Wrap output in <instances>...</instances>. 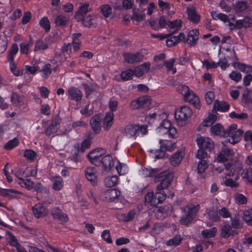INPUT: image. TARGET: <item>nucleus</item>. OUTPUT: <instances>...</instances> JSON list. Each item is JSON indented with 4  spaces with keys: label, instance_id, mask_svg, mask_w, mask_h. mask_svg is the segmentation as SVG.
<instances>
[{
    "label": "nucleus",
    "instance_id": "obj_1",
    "mask_svg": "<svg viewBox=\"0 0 252 252\" xmlns=\"http://www.w3.org/2000/svg\"><path fill=\"white\" fill-rule=\"evenodd\" d=\"M243 169L240 163H227L219 166L215 170L219 173L224 172L225 179L224 184L231 188H237L239 186L237 181L240 178V173Z\"/></svg>",
    "mask_w": 252,
    "mask_h": 252
},
{
    "label": "nucleus",
    "instance_id": "obj_2",
    "mask_svg": "<svg viewBox=\"0 0 252 252\" xmlns=\"http://www.w3.org/2000/svg\"><path fill=\"white\" fill-rule=\"evenodd\" d=\"M171 176L167 171L161 172L155 177V182H160L157 187L155 198L157 199V204L162 202L166 197V194L162 190L167 189L171 181Z\"/></svg>",
    "mask_w": 252,
    "mask_h": 252
},
{
    "label": "nucleus",
    "instance_id": "obj_3",
    "mask_svg": "<svg viewBox=\"0 0 252 252\" xmlns=\"http://www.w3.org/2000/svg\"><path fill=\"white\" fill-rule=\"evenodd\" d=\"M147 133L145 125H133L127 126L125 129V134L128 138L134 139L138 136H143Z\"/></svg>",
    "mask_w": 252,
    "mask_h": 252
},
{
    "label": "nucleus",
    "instance_id": "obj_4",
    "mask_svg": "<svg viewBox=\"0 0 252 252\" xmlns=\"http://www.w3.org/2000/svg\"><path fill=\"white\" fill-rule=\"evenodd\" d=\"M235 152L227 147H223L218 153L214 158V162L218 163L230 161L228 163H236L234 161Z\"/></svg>",
    "mask_w": 252,
    "mask_h": 252
},
{
    "label": "nucleus",
    "instance_id": "obj_5",
    "mask_svg": "<svg viewBox=\"0 0 252 252\" xmlns=\"http://www.w3.org/2000/svg\"><path fill=\"white\" fill-rule=\"evenodd\" d=\"M199 209L200 206L199 205L188 206L185 208L184 213L180 220L181 223L183 225H187L191 222Z\"/></svg>",
    "mask_w": 252,
    "mask_h": 252
},
{
    "label": "nucleus",
    "instance_id": "obj_6",
    "mask_svg": "<svg viewBox=\"0 0 252 252\" xmlns=\"http://www.w3.org/2000/svg\"><path fill=\"white\" fill-rule=\"evenodd\" d=\"M156 132L159 135H167L171 138H175L177 134L176 129L171 126L169 121L162 122L156 129Z\"/></svg>",
    "mask_w": 252,
    "mask_h": 252
},
{
    "label": "nucleus",
    "instance_id": "obj_7",
    "mask_svg": "<svg viewBox=\"0 0 252 252\" xmlns=\"http://www.w3.org/2000/svg\"><path fill=\"white\" fill-rule=\"evenodd\" d=\"M243 131L237 129L236 124H232L226 129V136L228 137V140L232 144L239 142L242 137Z\"/></svg>",
    "mask_w": 252,
    "mask_h": 252
},
{
    "label": "nucleus",
    "instance_id": "obj_8",
    "mask_svg": "<svg viewBox=\"0 0 252 252\" xmlns=\"http://www.w3.org/2000/svg\"><path fill=\"white\" fill-rule=\"evenodd\" d=\"M192 114V110L188 106H183L177 109L174 114L177 122L179 124L187 121Z\"/></svg>",
    "mask_w": 252,
    "mask_h": 252
},
{
    "label": "nucleus",
    "instance_id": "obj_9",
    "mask_svg": "<svg viewBox=\"0 0 252 252\" xmlns=\"http://www.w3.org/2000/svg\"><path fill=\"white\" fill-rule=\"evenodd\" d=\"M221 45L220 46V52L222 51L226 52H231L233 53V55L227 56L228 57L233 60H237L238 59L236 56L235 52L233 48L232 47V41L230 36H223L221 40Z\"/></svg>",
    "mask_w": 252,
    "mask_h": 252
},
{
    "label": "nucleus",
    "instance_id": "obj_10",
    "mask_svg": "<svg viewBox=\"0 0 252 252\" xmlns=\"http://www.w3.org/2000/svg\"><path fill=\"white\" fill-rule=\"evenodd\" d=\"M196 142L199 148L205 149L209 151L214 148V143L210 138L202 136L200 134L197 135Z\"/></svg>",
    "mask_w": 252,
    "mask_h": 252
},
{
    "label": "nucleus",
    "instance_id": "obj_11",
    "mask_svg": "<svg viewBox=\"0 0 252 252\" xmlns=\"http://www.w3.org/2000/svg\"><path fill=\"white\" fill-rule=\"evenodd\" d=\"M104 153V150L102 149H96L89 153L87 157L93 164L96 165H100L101 156Z\"/></svg>",
    "mask_w": 252,
    "mask_h": 252
},
{
    "label": "nucleus",
    "instance_id": "obj_12",
    "mask_svg": "<svg viewBox=\"0 0 252 252\" xmlns=\"http://www.w3.org/2000/svg\"><path fill=\"white\" fill-rule=\"evenodd\" d=\"M185 155V148L181 147L174 153L169 158V162L171 165L176 166L181 162Z\"/></svg>",
    "mask_w": 252,
    "mask_h": 252
},
{
    "label": "nucleus",
    "instance_id": "obj_13",
    "mask_svg": "<svg viewBox=\"0 0 252 252\" xmlns=\"http://www.w3.org/2000/svg\"><path fill=\"white\" fill-rule=\"evenodd\" d=\"M61 119L59 116H56L52 120L51 124L45 129V133L50 135L55 133L60 127Z\"/></svg>",
    "mask_w": 252,
    "mask_h": 252
},
{
    "label": "nucleus",
    "instance_id": "obj_14",
    "mask_svg": "<svg viewBox=\"0 0 252 252\" xmlns=\"http://www.w3.org/2000/svg\"><path fill=\"white\" fill-rule=\"evenodd\" d=\"M204 217L206 220V225L209 227L212 226L215 222L220 220L218 212L214 210H207L206 213L204 214Z\"/></svg>",
    "mask_w": 252,
    "mask_h": 252
},
{
    "label": "nucleus",
    "instance_id": "obj_15",
    "mask_svg": "<svg viewBox=\"0 0 252 252\" xmlns=\"http://www.w3.org/2000/svg\"><path fill=\"white\" fill-rule=\"evenodd\" d=\"M32 213L36 218L43 217L48 213V210L41 203H38L32 207Z\"/></svg>",
    "mask_w": 252,
    "mask_h": 252
},
{
    "label": "nucleus",
    "instance_id": "obj_16",
    "mask_svg": "<svg viewBox=\"0 0 252 252\" xmlns=\"http://www.w3.org/2000/svg\"><path fill=\"white\" fill-rule=\"evenodd\" d=\"M91 11V8L89 3H81L78 11L74 15V17L78 21H82L84 15Z\"/></svg>",
    "mask_w": 252,
    "mask_h": 252
},
{
    "label": "nucleus",
    "instance_id": "obj_17",
    "mask_svg": "<svg viewBox=\"0 0 252 252\" xmlns=\"http://www.w3.org/2000/svg\"><path fill=\"white\" fill-rule=\"evenodd\" d=\"M66 94L69 99L75 101L81 100L82 97L81 91L78 88L74 87L69 88Z\"/></svg>",
    "mask_w": 252,
    "mask_h": 252
},
{
    "label": "nucleus",
    "instance_id": "obj_18",
    "mask_svg": "<svg viewBox=\"0 0 252 252\" xmlns=\"http://www.w3.org/2000/svg\"><path fill=\"white\" fill-rule=\"evenodd\" d=\"M211 134L212 136H218L225 137L226 136V130L223 126L220 124H216L211 126L210 128Z\"/></svg>",
    "mask_w": 252,
    "mask_h": 252
},
{
    "label": "nucleus",
    "instance_id": "obj_19",
    "mask_svg": "<svg viewBox=\"0 0 252 252\" xmlns=\"http://www.w3.org/2000/svg\"><path fill=\"white\" fill-rule=\"evenodd\" d=\"M117 159L114 158L110 155H106L101 158L100 163L106 171L110 170L112 167L116 163Z\"/></svg>",
    "mask_w": 252,
    "mask_h": 252
},
{
    "label": "nucleus",
    "instance_id": "obj_20",
    "mask_svg": "<svg viewBox=\"0 0 252 252\" xmlns=\"http://www.w3.org/2000/svg\"><path fill=\"white\" fill-rule=\"evenodd\" d=\"M85 176L86 179L93 184H95L97 182V171L95 167L90 166L85 170Z\"/></svg>",
    "mask_w": 252,
    "mask_h": 252
},
{
    "label": "nucleus",
    "instance_id": "obj_21",
    "mask_svg": "<svg viewBox=\"0 0 252 252\" xmlns=\"http://www.w3.org/2000/svg\"><path fill=\"white\" fill-rule=\"evenodd\" d=\"M184 99L190 103H191L196 109H200L201 107L200 99L197 95L192 91L189 92L184 97Z\"/></svg>",
    "mask_w": 252,
    "mask_h": 252
},
{
    "label": "nucleus",
    "instance_id": "obj_22",
    "mask_svg": "<svg viewBox=\"0 0 252 252\" xmlns=\"http://www.w3.org/2000/svg\"><path fill=\"white\" fill-rule=\"evenodd\" d=\"M159 169L152 168L151 167H144L139 170V174L143 177H155L160 174Z\"/></svg>",
    "mask_w": 252,
    "mask_h": 252
},
{
    "label": "nucleus",
    "instance_id": "obj_23",
    "mask_svg": "<svg viewBox=\"0 0 252 252\" xmlns=\"http://www.w3.org/2000/svg\"><path fill=\"white\" fill-rule=\"evenodd\" d=\"M187 13L188 19L193 23H197L200 21V15L197 13L195 7L189 5L187 8Z\"/></svg>",
    "mask_w": 252,
    "mask_h": 252
},
{
    "label": "nucleus",
    "instance_id": "obj_24",
    "mask_svg": "<svg viewBox=\"0 0 252 252\" xmlns=\"http://www.w3.org/2000/svg\"><path fill=\"white\" fill-rule=\"evenodd\" d=\"M151 64L149 62L136 66L133 70L134 75L137 77H141L142 75L148 72L150 69Z\"/></svg>",
    "mask_w": 252,
    "mask_h": 252
},
{
    "label": "nucleus",
    "instance_id": "obj_25",
    "mask_svg": "<svg viewBox=\"0 0 252 252\" xmlns=\"http://www.w3.org/2000/svg\"><path fill=\"white\" fill-rule=\"evenodd\" d=\"M199 34V32L196 29L190 30L188 33L187 37H186V41L183 42L188 43L190 46H194L198 39Z\"/></svg>",
    "mask_w": 252,
    "mask_h": 252
},
{
    "label": "nucleus",
    "instance_id": "obj_26",
    "mask_svg": "<svg viewBox=\"0 0 252 252\" xmlns=\"http://www.w3.org/2000/svg\"><path fill=\"white\" fill-rule=\"evenodd\" d=\"M18 180V184L22 187H25L28 189H38L41 186L40 183H34L31 179H27L25 180L22 178H19Z\"/></svg>",
    "mask_w": 252,
    "mask_h": 252
},
{
    "label": "nucleus",
    "instance_id": "obj_27",
    "mask_svg": "<svg viewBox=\"0 0 252 252\" xmlns=\"http://www.w3.org/2000/svg\"><path fill=\"white\" fill-rule=\"evenodd\" d=\"M180 41H186V35L184 33L181 32L178 35L170 36L166 39V45L168 47L175 45Z\"/></svg>",
    "mask_w": 252,
    "mask_h": 252
},
{
    "label": "nucleus",
    "instance_id": "obj_28",
    "mask_svg": "<svg viewBox=\"0 0 252 252\" xmlns=\"http://www.w3.org/2000/svg\"><path fill=\"white\" fill-rule=\"evenodd\" d=\"M125 61L128 63L139 62L143 60V56L139 53L136 54L126 53L124 55Z\"/></svg>",
    "mask_w": 252,
    "mask_h": 252
},
{
    "label": "nucleus",
    "instance_id": "obj_29",
    "mask_svg": "<svg viewBox=\"0 0 252 252\" xmlns=\"http://www.w3.org/2000/svg\"><path fill=\"white\" fill-rule=\"evenodd\" d=\"M241 174L242 179L246 184L252 185V168L244 169L240 173Z\"/></svg>",
    "mask_w": 252,
    "mask_h": 252
},
{
    "label": "nucleus",
    "instance_id": "obj_30",
    "mask_svg": "<svg viewBox=\"0 0 252 252\" xmlns=\"http://www.w3.org/2000/svg\"><path fill=\"white\" fill-rule=\"evenodd\" d=\"M118 194L119 192L115 189H111L104 192L102 195L104 196L106 201L112 202L118 197Z\"/></svg>",
    "mask_w": 252,
    "mask_h": 252
},
{
    "label": "nucleus",
    "instance_id": "obj_31",
    "mask_svg": "<svg viewBox=\"0 0 252 252\" xmlns=\"http://www.w3.org/2000/svg\"><path fill=\"white\" fill-rule=\"evenodd\" d=\"M160 151H172L175 147V144L172 141L167 140H159Z\"/></svg>",
    "mask_w": 252,
    "mask_h": 252
},
{
    "label": "nucleus",
    "instance_id": "obj_32",
    "mask_svg": "<svg viewBox=\"0 0 252 252\" xmlns=\"http://www.w3.org/2000/svg\"><path fill=\"white\" fill-rule=\"evenodd\" d=\"M20 193V192L13 189L0 188V195L9 198L16 197Z\"/></svg>",
    "mask_w": 252,
    "mask_h": 252
},
{
    "label": "nucleus",
    "instance_id": "obj_33",
    "mask_svg": "<svg viewBox=\"0 0 252 252\" xmlns=\"http://www.w3.org/2000/svg\"><path fill=\"white\" fill-rule=\"evenodd\" d=\"M234 68L240 70L241 72L248 74L252 72V66L239 62L233 63Z\"/></svg>",
    "mask_w": 252,
    "mask_h": 252
},
{
    "label": "nucleus",
    "instance_id": "obj_34",
    "mask_svg": "<svg viewBox=\"0 0 252 252\" xmlns=\"http://www.w3.org/2000/svg\"><path fill=\"white\" fill-rule=\"evenodd\" d=\"M229 105L224 101H219L218 100L215 101L214 104L213 110L214 111H219L220 112H226L228 110Z\"/></svg>",
    "mask_w": 252,
    "mask_h": 252
},
{
    "label": "nucleus",
    "instance_id": "obj_35",
    "mask_svg": "<svg viewBox=\"0 0 252 252\" xmlns=\"http://www.w3.org/2000/svg\"><path fill=\"white\" fill-rule=\"evenodd\" d=\"M83 25L87 27L95 26L96 25V17L94 15H89L86 17L84 16L83 20Z\"/></svg>",
    "mask_w": 252,
    "mask_h": 252
},
{
    "label": "nucleus",
    "instance_id": "obj_36",
    "mask_svg": "<svg viewBox=\"0 0 252 252\" xmlns=\"http://www.w3.org/2000/svg\"><path fill=\"white\" fill-rule=\"evenodd\" d=\"M236 26L238 28L251 27H252V19L246 17L243 19L237 20L236 22Z\"/></svg>",
    "mask_w": 252,
    "mask_h": 252
},
{
    "label": "nucleus",
    "instance_id": "obj_37",
    "mask_svg": "<svg viewBox=\"0 0 252 252\" xmlns=\"http://www.w3.org/2000/svg\"><path fill=\"white\" fill-rule=\"evenodd\" d=\"M100 120L99 116L95 115L90 120L91 127L96 133H98L100 129Z\"/></svg>",
    "mask_w": 252,
    "mask_h": 252
},
{
    "label": "nucleus",
    "instance_id": "obj_38",
    "mask_svg": "<svg viewBox=\"0 0 252 252\" xmlns=\"http://www.w3.org/2000/svg\"><path fill=\"white\" fill-rule=\"evenodd\" d=\"M116 163V169L119 175H125L128 173V167L125 163L120 162L118 159Z\"/></svg>",
    "mask_w": 252,
    "mask_h": 252
},
{
    "label": "nucleus",
    "instance_id": "obj_39",
    "mask_svg": "<svg viewBox=\"0 0 252 252\" xmlns=\"http://www.w3.org/2000/svg\"><path fill=\"white\" fill-rule=\"evenodd\" d=\"M114 114L112 112H108L104 119L103 127L105 129H109L113 124Z\"/></svg>",
    "mask_w": 252,
    "mask_h": 252
},
{
    "label": "nucleus",
    "instance_id": "obj_40",
    "mask_svg": "<svg viewBox=\"0 0 252 252\" xmlns=\"http://www.w3.org/2000/svg\"><path fill=\"white\" fill-rule=\"evenodd\" d=\"M53 189L56 191L60 190L62 189L63 184L62 178L60 176L54 177L52 179Z\"/></svg>",
    "mask_w": 252,
    "mask_h": 252
},
{
    "label": "nucleus",
    "instance_id": "obj_41",
    "mask_svg": "<svg viewBox=\"0 0 252 252\" xmlns=\"http://www.w3.org/2000/svg\"><path fill=\"white\" fill-rule=\"evenodd\" d=\"M158 4L161 11H164L169 15L173 14V11L170 10L171 7L169 3L159 0Z\"/></svg>",
    "mask_w": 252,
    "mask_h": 252
},
{
    "label": "nucleus",
    "instance_id": "obj_42",
    "mask_svg": "<svg viewBox=\"0 0 252 252\" xmlns=\"http://www.w3.org/2000/svg\"><path fill=\"white\" fill-rule=\"evenodd\" d=\"M99 11L105 18L109 17L112 13V8L108 4H104L99 6Z\"/></svg>",
    "mask_w": 252,
    "mask_h": 252
},
{
    "label": "nucleus",
    "instance_id": "obj_43",
    "mask_svg": "<svg viewBox=\"0 0 252 252\" xmlns=\"http://www.w3.org/2000/svg\"><path fill=\"white\" fill-rule=\"evenodd\" d=\"M68 22V18L62 14L58 15L55 19V24L58 26H65Z\"/></svg>",
    "mask_w": 252,
    "mask_h": 252
},
{
    "label": "nucleus",
    "instance_id": "obj_44",
    "mask_svg": "<svg viewBox=\"0 0 252 252\" xmlns=\"http://www.w3.org/2000/svg\"><path fill=\"white\" fill-rule=\"evenodd\" d=\"M217 232V229L215 227L210 229H204L202 231V235L204 238H210L216 236Z\"/></svg>",
    "mask_w": 252,
    "mask_h": 252
},
{
    "label": "nucleus",
    "instance_id": "obj_45",
    "mask_svg": "<svg viewBox=\"0 0 252 252\" xmlns=\"http://www.w3.org/2000/svg\"><path fill=\"white\" fill-rule=\"evenodd\" d=\"M233 234V231L230 225H223L221 229L220 236L223 238H227Z\"/></svg>",
    "mask_w": 252,
    "mask_h": 252
},
{
    "label": "nucleus",
    "instance_id": "obj_46",
    "mask_svg": "<svg viewBox=\"0 0 252 252\" xmlns=\"http://www.w3.org/2000/svg\"><path fill=\"white\" fill-rule=\"evenodd\" d=\"M118 183V177L116 176H112L108 177L105 180V186L108 188H111L116 186Z\"/></svg>",
    "mask_w": 252,
    "mask_h": 252
},
{
    "label": "nucleus",
    "instance_id": "obj_47",
    "mask_svg": "<svg viewBox=\"0 0 252 252\" xmlns=\"http://www.w3.org/2000/svg\"><path fill=\"white\" fill-rule=\"evenodd\" d=\"M43 78L47 79L52 73L51 65L49 63L45 64L40 70Z\"/></svg>",
    "mask_w": 252,
    "mask_h": 252
},
{
    "label": "nucleus",
    "instance_id": "obj_48",
    "mask_svg": "<svg viewBox=\"0 0 252 252\" xmlns=\"http://www.w3.org/2000/svg\"><path fill=\"white\" fill-rule=\"evenodd\" d=\"M134 75L133 71L131 69L126 70L121 73V79L123 81H126L132 79Z\"/></svg>",
    "mask_w": 252,
    "mask_h": 252
},
{
    "label": "nucleus",
    "instance_id": "obj_49",
    "mask_svg": "<svg viewBox=\"0 0 252 252\" xmlns=\"http://www.w3.org/2000/svg\"><path fill=\"white\" fill-rule=\"evenodd\" d=\"M136 214V210H131L128 214H123L120 216V219L123 221H128L131 220L135 217Z\"/></svg>",
    "mask_w": 252,
    "mask_h": 252
},
{
    "label": "nucleus",
    "instance_id": "obj_50",
    "mask_svg": "<svg viewBox=\"0 0 252 252\" xmlns=\"http://www.w3.org/2000/svg\"><path fill=\"white\" fill-rule=\"evenodd\" d=\"M182 240V238L180 235H176L173 238L169 239L166 242V244L168 246L175 247L180 244Z\"/></svg>",
    "mask_w": 252,
    "mask_h": 252
},
{
    "label": "nucleus",
    "instance_id": "obj_51",
    "mask_svg": "<svg viewBox=\"0 0 252 252\" xmlns=\"http://www.w3.org/2000/svg\"><path fill=\"white\" fill-rule=\"evenodd\" d=\"M243 219L248 224L252 225V208L244 212Z\"/></svg>",
    "mask_w": 252,
    "mask_h": 252
},
{
    "label": "nucleus",
    "instance_id": "obj_52",
    "mask_svg": "<svg viewBox=\"0 0 252 252\" xmlns=\"http://www.w3.org/2000/svg\"><path fill=\"white\" fill-rule=\"evenodd\" d=\"M149 155L152 158L159 159L164 157L165 152L160 151V150H151L149 151Z\"/></svg>",
    "mask_w": 252,
    "mask_h": 252
},
{
    "label": "nucleus",
    "instance_id": "obj_53",
    "mask_svg": "<svg viewBox=\"0 0 252 252\" xmlns=\"http://www.w3.org/2000/svg\"><path fill=\"white\" fill-rule=\"evenodd\" d=\"M32 46V43L25 41L20 44V51L22 54L27 55L30 51V47Z\"/></svg>",
    "mask_w": 252,
    "mask_h": 252
},
{
    "label": "nucleus",
    "instance_id": "obj_54",
    "mask_svg": "<svg viewBox=\"0 0 252 252\" xmlns=\"http://www.w3.org/2000/svg\"><path fill=\"white\" fill-rule=\"evenodd\" d=\"M217 120V117L213 114H209L208 117L204 120L202 122L203 126H208L214 123Z\"/></svg>",
    "mask_w": 252,
    "mask_h": 252
},
{
    "label": "nucleus",
    "instance_id": "obj_55",
    "mask_svg": "<svg viewBox=\"0 0 252 252\" xmlns=\"http://www.w3.org/2000/svg\"><path fill=\"white\" fill-rule=\"evenodd\" d=\"M145 202L149 203L151 206L157 205V201L155 197H154V192H149L146 194L145 197Z\"/></svg>",
    "mask_w": 252,
    "mask_h": 252
},
{
    "label": "nucleus",
    "instance_id": "obj_56",
    "mask_svg": "<svg viewBox=\"0 0 252 252\" xmlns=\"http://www.w3.org/2000/svg\"><path fill=\"white\" fill-rule=\"evenodd\" d=\"M18 46L16 44H13L8 54V60L9 62H13V58L18 51Z\"/></svg>",
    "mask_w": 252,
    "mask_h": 252
},
{
    "label": "nucleus",
    "instance_id": "obj_57",
    "mask_svg": "<svg viewBox=\"0 0 252 252\" xmlns=\"http://www.w3.org/2000/svg\"><path fill=\"white\" fill-rule=\"evenodd\" d=\"M247 8V5L245 1H238L234 5V9L237 13L245 11Z\"/></svg>",
    "mask_w": 252,
    "mask_h": 252
},
{
    "label": "nucleus",
    "instance_id": "obj_58",
    "mask_svg": "<svg viewBox=\"0 0 252 252\" xmlns=\"http://www.w3.org/2000/svg\"><path fill=\"white\" fill-rule=\"evenodd\" d=\"M48 48L47 44L42 40H38L35 42L34 45V51L46 50Z\"/></svg>",
    "mask_w": 252,
    "mask_h": 252
},
{
    "label": "nucleus",
    "instance_id": "obj_59",
    "mask_svg": "<svg viewBox=\"0 0 252 252\" xmlns=\"http://www.w3.org/2000/svg\"><path fill=\"white\" fill-rule=\"evenodd\" d=\"M151 98L149 96L145 95L139 98L140 108H147L150 104Z\"/></svg>",
    "mask_w": 252,
    "mask_h": 252
},
{
    "label": "nucleus",
    "instance_id": "obj_60",
    "mask_svg": "<svg viewBox=\"0 0 252 252\" xmlns=\"http://www.w3.org/2000/svg\"><path fill=\"white\" fill-rule=\"evenodd\" d=\"M175 62V59L171 58L168 61H165L164 63V65L166 66L168 71H171L173 74L176 72V68L173 67Z\"/></svg>",
    "mask_w": 252,
    "mask_h": 252
},
{
    "label": "nucleus",
    "instance_id": "obj_61",
    "mask_svg": "<svg viewBox=\"0 0 252 252\" xmlns=\"http://www.w3.org/2000/svg\"><path fill=\"white\" fill-rule=\"evenodd\" d=\"M6 239L8 242L9 243L10 245L15 247H18L20 244L17 239L15 238L14 236H13L10 232H7L6 234Z\"/></svg>",
    "mask_w": 252,
    "mask_h": 252
},
{
    "label": "nucleus",
    "instance_id": "obj_62",
    "mask_svg": "<svg viewBox=\"0 0 252 252\" xmlns=\"http://www.w3.org/2000/svg\"><path fill=\"white\" fill-rule=\"evenodd\" d=\"M212 16L214 19H219L224 23H226L229 21L228 17H227V16L223 13L212 12Z\"/></svg>",
    "mask_w": 252,
    "mask_h": 252
},
{
    "label": "nucleus",
    "instance_id": "obj_63",
    "mask_svg": "<svg viewBox=\"0 0 252 252\" xmlns=\"http://www.w3.org/2000/svg\"><path fill=\"white\" fill-rule=\"evenodd\" d=\"M169 211L168 209H165L161 207H158L156 210V214L159 219H162L167 215Z\"/></svg>",
    "mask_w": 252,
    "mask_h": 252
},
{
    "label": "nucleus",
    "instance_id": "obj_64",
    "mask_svg": "<svg viewBox=\"0 0 252 252\" xmlns=\"http://www.w3.org/2000/svg\"><path fill=\"white\" fill-rule=\"evenodd\" d=\"M39 25L45 29L46 32L49 31L50 29V23L46 17H44L40 20Z\"/></svg>",
    "mask_w": 252,
    "mask_h": 252
}]
</instances>
